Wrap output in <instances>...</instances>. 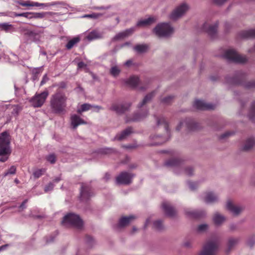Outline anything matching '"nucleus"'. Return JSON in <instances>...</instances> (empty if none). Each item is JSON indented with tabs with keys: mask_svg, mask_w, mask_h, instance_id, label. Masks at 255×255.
I'll return each instance as SVG.
<instances>
[{
	"mask_svg": "<svg viewBox=\"0 0 255 255\" xmlns=\"http://www.w3.org/2000/svg\"><path fill=\"white\" fill-rule=\"evenodd\" d=\"M130 106L131 104L129 103L125 104H113L110 109L118 114H123L128 111Z\"/></svg>",
	"mask_w": 255,
	"mask_h": 255,
	"instance_id": "13",
	"label": "nucleus"
},
{
	"mask_svg": "<svg viewBox=\"0 0 255 255\" xmlns=\"http://www.w3.org/2000/svg\"><path fill=\"white\" fill-rule=\"evenodd\" d=\"M245 78V74L241 71L238 72L233 78L227 77V83L234 85H239L241 83V81Z\"/></svg>",
	"mask_w": 255,
	"mask_h": 255,
	"instance_id": "20",
	"label": "nucleus"
},
{
	"mask_svg": "<svg viewBox=\"0 0 255 255\" xmlns=\"http://www.w3.org/2000/svg\"><path fill=\"white\" fill-rule=\"evenodd\" d=\"M213 2L218 5H222L227 2L229 0H213Z\"/></svg>",
	"mask_w": 255,
	"mask_h": 255,
	"instance_id": "58",
	"label": "nucleus"
},
{
	"mask_svg": "<svg viewBox=\"0 0 255 255\" xmlns=\"http://www.w3.org/2000/svg\"><path fill=\"white\" fill-rule=\"evenodd\" d=\"M255 145V139L253 137L248 138L243 146L245 151H248L253 147Z\"/></svg>",
	"mask_w": 255,
	"mask_h": 255,
	"instance_id": "33",
	"label": "nucleus"
},
{
	"mask_svg": "<svg viewBox=\"0 0 255 255\" xmlns=\"http://www.w3.org/2000/svg\"><path fill=\"white\" fill-rule=\"evenodd\" d=\"M86 242L88 245H89L90 246H91L94 244V240L92 237L90 236H87L86 238Z\"/></svg>",
	"mask_w": 255,
	"mask_h": 255,
	"instance_id": "57",
	"label": "nucleus"
},
{
	"mask_svg": "<svg viewBox=\"0 0 255 255\" xmlns=\"http://www.w3.org/2000/svg\"><path fill=\"white\" fill-rule=\"evenodd\" d=\"M150 139L152 141L150 143L151 145H158L167 141L168 138L159 135H151Z\"/></svg>",
	"mask_w": 255,
	"mask_h": 255,
	"instance_id": "24",
	"label": "nucleus"
},
{
	"mask_svg": "<svg viewBox=\"0 0 255 255\" xmlns=\"http://www.w3.org/2000/svg\"><path fill=\"white\" fill-rule=\"evenodd\" d=\"M174 96H168L163 98H160L161 102L165 105H168L171 103L173 100Z\"/></svg>",
	"mask_w": 255,
	"mask_h": 255,
	"instance_id": "43",
	"label": "nucleus"
},
{
	"mask_svg": "<svg viewBox=\"0 0 255 255\" xmlns=\"http://www.w3.org/2000/svg\"><path fill=\"white\" fill-rule=\"evenodd\" d=\"M67 97L65 94L60 91L52 95L50 98V105L52 112L60 114L65 111L66 107Z\"/></svg>",
	"mask_w": 255,
	"mask_h": 255,
	"instance_id": "2",
	"label": "nucleus"
},
{
	"mask_svg": "<svg viewBox=\"0 0 255 255\" xmlns=\"http://www.w3.org/2000/svg\"><path fill=\"white\" fill-rule=\"evenodd\" d=\"M218 199V196L211 192L207 193L204 197L205 202L207 203H214L217 201Z\"/></svg>",
	"mask_w": 255,
	"mask_h": 255,
	"instance_id": "30",
	"label": "nucleus"
},
{
	"mask_svg": "<svg viewBox=\"0 0 255 255\" xmlns=\"http://www.w3.org/2000/svg\"><path fill=\"white\" fill-rule=\"evenodd\" d=\"M155 118L156 120V125L157 126L163 125L165 128V130H166L167 133L168 134L169 132V129L168 127L167 123L165 118L163 116H160L159 117L155 116Z\"/></svg>",
	"mask_w": 255,
	"mask_h": 255,
	"instance_id": "31",
	"label": "nucleus"
},
{
	"mask_svg": "<svg viewBox=\"0 0 255 255\" xmlns=\"http://www.w3.org/2000/svg\"><path fill=\"white\" fill-rule=\"evenodd\" d=\"M185 213L189 217L192 218H200L206 216V212L203 210H192L190 209H186Z\"/></svg>",
	"mask_w": 255,
	"mask_h": 255,
	"instance_id": "19",
	"label": "nucleus"
},
{
	"mask_svg": "<svg viewBox=\"0 0 255 255\" xmlns=\"http://www.w3.org/2000/svg\"><path fill=\"white\" fill-rule=\"evenodd\" d=\"M148 47L145 44L137 45L134 47V49L139 53H143L145 52Z\"/></svg>",
	"mask_w": 255,
	"mask_h": 255,
	"instance_id": "39",
	"label": "nucleus"
},
{
	"mask_svg": "<svg viewBox=\"0 0 255 255\" xmlns=\"http://www.w3.org/2000/svg\"><path fill=\"white\" fill-rule=\"evenodd\" d=\"M174 31L173 28L169 23L158 24L154 29L153 32L159 37H166L170 36Z\"/></svg>",
	"mask_w": 255,
	"mask_h": 255,
	"instance_id": "6",
	"label": "nucleus"
},
{
	"mask_svg": "<svg viewBox=\"0 0 255 255\" xmlns=\"http://www.w3.org/2000/svg\"><path fill=\"white\" fill-rule=\"evenodd\" d=\"M189 9L188 5L186 3H182L178 5L170 14V18L176 20L182 16Z\"/></svg>",
	"mask_w": 255,
	"mask_h": 255,
	"instance_id": "9",
	"label": "nucleus"
},
{
	"mask_svg": "<svg viewBox=\"0 0 255 255\" xmlns=\"http://www.w3.org/2000/svg\"><path fill=\"white\" fill-rule=\"evenodd\" d=\"M132 132V128H128L121 133H118L114 138V140H122L126 139Z\"/></svg>",
	"mask_w": 255,
	"mask_h": 255,
	"instance_id": "26",
	"label": "nucleus"
},
{
	"mask_svg": "<svg viewBox=\"0 0 255 255\" xmlns=\"http://www.w3.org/2000/svg\"><path fill=\"white\" fill-rule=\"evenodd\" d=\"M16 168L15 166H11L9 169L3 173V177H6L8 175H13L16 173Z\"/></svg>",
	"mask_w": 255,
	"mask_h": 255,
	"instance_id": "46",
	"label": "nucleus"
},
{
	"mask_svg": "<svg viewBox=\"0 0 255 255\" xmlns=\"http://www.w3.org/2000/svg\"><path fill=\"white\" fill-rule=\"evenodd\" d=\"M194 107L199 110H213L215 108V105L211 103H207L201 100H196L194 103Z\"/></svg>",
	"mask_w": 255,
	"mask_h": 255,
	"instance_id": "16",
	"label": "nucleus"
},
{
	"mask_svg": "<svg viewBox=\"0 0 255 255\" xmlns=\"http://www.w3.org/2000/svg\"><path fill=\"white\" fill-rule=\"evenodd\" d=\"M49 80L47 76V75L45 74L43 76V78L40 82V85H43L48 80Z\"/></svg>",
	"mask_w": 255,
	"mask_h": 255,
	"instance_id": "62",
	"label": "nucleus"
},
{
	"mask_svg": "<svg viewBox=\"0 0 255 255\" xmlns=\"http://www.w3.org/2000/svg\"><path fill=\"white\" fill-rule=\"evenodd\" d=\"M17 3L23 6H32V1L30 0H26L24 2L18 1Z\"/></svg>",
	"mask_w": 255,
	"mask_h": 255,
	"instance_id": "55",
	"label": "nucleus"
},
{
	"mask_svg": "<svg viewBox=\"0 0 255 255\" xmlns=\"http://www.w3.org/2000/svg\"><path fill=\"white\" fill-rule=\"evenodd\" d=\"M239 36L242 38H249L255 37V28L243 30L239 33Z\"/></svg>",
	"mask_w": 255,
	"mask_h": 255,
	"instance_id": "28",
	"label": "nucleus"
},
{
	"mask_svg": "<svg viewBox=\"0 0 255 255\" xmlns=\"http://www.w3.org/2000/svg\"><path fill=\"white\" fill-rule=\"evenodd\" d=\"M208 229V225L207 224H202L199 225L197 228V231L198 233H202L206 232Z\"/></svg>",
	"mask_w": 255,
	"mask_h": 255,
	"instance_id": "45",
	"label": "nucleus"
},
{
	"mask_svg": "<svg viewBox=\"0 0 255 255\" xmlns=\"http://www.w3.org/2000/svg\"><path fill=\"white\" fill-rule=\"evenodd\" d=\"M135 219V217L133 215L123 217L119 220L118 226L120 228H124L128 225L130 223L134 221Z\"/></svg>",
	"mask_w": 255,
	"mask_h": 255,
	"instance_id": "23",
	"label": "nucleus"
},
{
	"mask_svg": "<svg viewBox=\"0 0 255 255\" xmlns=\"http://www.w3.org/2000/svg\"><path fill=\"white\" fill-rule=\"evenodd\" d=\"M91 108L95 109V111L98 112L102 109V107L99 106L91 105L89 104H84L81 105V108L77 110V112L79 114L89 110Z\"/></svg>",
	"mask_w": 255,
	"mask_h": 255,
	"instance_id": "27",
	"label": "nucleus"
},
{
	"mask_svg": "<svg viewBox=\"0 0 255 255\" xmlns=\"http://www.w3.org/2000/svg\"><path fill=\"white\" fill-rule=\"evenodd\" d=\"M223 56L229 62L244 64L248 61L246 56L239 54L233 49L226 50Z\"/></svg>",
	"mask_w": 255,
	"mask_h": 255,
	"instance_id": "4",
	"label": "nucleus"
},
{
	"mask_svg": "<svg viewBox=\"0 0 255 255\" xmlns=\"http://www.w3.org/2000/svg\"><path fill=\"white\" fill-rule=\"evenodd\" d=\"M196 124L190 118L181 121L176 127V130L179 131L182 128H185L186 130H192L196 128Z\"/></svg>",
	"mask_w": 255,
	"mask_h": 255,
	"instance_id": "10",
	"label": "nucleus"
},
{
	"mask_svg": "<svg viewBox=\"0 0 255 255\" xmlns=\"http://www.w3.org/2000/svg\"><path fill=\"white\" fill-rule=\"evenodd\" d=\"M226 208L231 213L235 216H239L244 210L243 206L235 205L231 201H228L227 202Z\"/></svg>",
	"mask_w": 255,
	"mask_h": 255,
	"instance_id": "14",
	"label": "nucleus"
},
{
	"mask_svg": "<svg viewBox=\"0 0 255 255\" xmlns=\"http://www.w3.org/2000/svg\"><path fill=\"white\" fill-rule=\"evenodd\" d=\"M225 217L218 212L214 214L213 218L214 223L217 226L221 225L224 222H225Z\"/></svg>",
	"mask_w": 255,
	"mask_h": 255,
	"instance_id": "32",
	"label": "nucleus"
},
{
	"mask_svg": "<svg viewBox=\"0 0 255 255\" xmlns=\"http://www.w3.org/2000/svg\"><path fill=\"white\" fill-rule=\"evenodd\" d=\"M155 91H152L150 93L146 95L142 101L139 103L137 106L138 111L134 113L131 117H127L126 122L127 123L130 122H139L143 120L147 117L149 115V111L147 108H142L146 103L150 101L152 98L155 95Z\"/></svg>",
	"mask_w": 255,
	"mask_h": 255,
	"instance_id": "1",
	"label": "nucleus"
},
{
	"mask_svg": "<svg viewBox=\"0 0 255 255\" xmlns=\"http://www.w3.org/2000/svg\"><path fill=\"white\" fill-rule=\"evenodd\" d=\"M240 240L239 238H230L228 240V246L229 249L232 248L235 245L237 244Z\"/></svg>",
	"mask_w": 255,
	"mask_h": 255,
	"instance_id": "44",
	"label": "nucleus"
},
{
	"mask_svg": "<svg viewBox=\"0 0 255 255\" xmlns=\"http://www.w3.org/2000/svg\"><path fill=\"white\" fill-rule=\"evenodd\" d=\"M62 224L65 226H72L77 229H81L83 227V222L79 215L69 213L64 217Z\"/></svg>",
	"mask_w": 255,
	"mask_h": 255,
	"instance_id": "5",
	"label": "nucleus"
},
{
	"mask_svg": "<svg viewBox=\"0 0 255 255\" xmlns=\"http://www.w3.org/2000/svg\"><path fill=\"white\" fill-rule=\"evenodd\" d=\"M46 159L50 163L53 164L56 161V157L54 154H51L47 156Z\"/></svg>",
	"mask_w": 255,
	"mask_h": 255,
	"instance_id": "52",
	"label": "nucleus"
},
{
	"mask_svg": "<svg viewBox=\"0 0 255 255\" xmlns=\"http://www.w3.org/2000/svg\"><path fill=\"white\" fill-rule=\"evenodd\" d=\"M93 195V194L91 191L90 187L88 185L82 183L80 191L81 200L86 201L92 196Z\"/></svg>",
	"mask_w": 255,
	"mask_h": 255,
	"instance_id": "15",
	"label": "nucleus"
},
{
	"mask_svg": "<svg viewBox=\"0 0 255 255\" xmlns=\"http://www.w3.org/2000/svg\"><path fill=\"white\" fill-rule=\"evenodd\" d=\"M184 173L188 176H191L193 174L194 169L191 166H187L184 168Z\"/></svg>",
	"mask_w": 255,
	"mask_h": 255,
	"instance_id": "50",
	"label": "nucleus"
},
{
	"mask_svg": "<svg viewBox=\"0 0 255 255\" xmlns=\"http://www.w3.org/2000/svg\"><path fill=\"white\" fill-rule=\"evenodd\" d=\"M233 132H230V131H227L225 132L224 133L221 134L220 135V138L221 139H225V138L230 136L231 135L233 134Z\"/></svg>",
	"mask_w": 255,
	"mask_h": 255,
	"instance_id": "59",
	"label": "nucleus"
},
{
	"mask_svg": "<svg viewBox=\"0 0 255 255\" xmlns=\"http://www.w3.org/2000/svg\"><path fill=\"white\" fill-rule=\"evenodd\" d=\"M100 37L101 34L96 31H93L91 32L87 36V38L89 41H92Z\"/></svg>",
	"mask_w": 255,
	"mask_h": 255,
	"instance_id": "37",
	"label": "nucleus"
},
{
	"mask_svg": "<svg viewBox=\"0 0 255 255\" xmlns=\"http://www.w3.org/2000/svg\"><path fill=\"white\" fill-rule=\"evenodd\" d=\"M153 227L158 231H161L163 229V226L161 221L157 220L153 223Z\"/></svg>",
	"mask_w": 255,
	"mask_h": 255,
	"instance_id": "47",
	"label": "nucleus"
},
{
	"mask_svg": "<svg viewBox=\"0 0 255 255\" xmlns=\"http://www.w3.org/2000/svg\"><path fill=\"white\" fill-rule=\"evenodd\" d=\"M155 21L153 17H148L146 19H141L136 24L137 26L142 27L151 24Z\"/></svg>",
	"mask_w": 255,
	"mask_h": 255,
	"instance_id": "34",
	"label": "nucleus"
},
{
	"mask_svg": "<svg viewBox=\"0 0 255 255\" xmlns=\"http://www.w3.org/2000/svg\"><path fill=\"white\" fill-rule=\"evenodd\" d=\"M133 176V175L130 173L123 172L116 177V183L118 184H129L130 183Z\"/></svg>",
	"mask_w": 255,
	"mask_h": 255,
	"instance_id": "11",
	"label": "nucleus"
},
{
	"mask_svg": "<svg viewBox=\"0 0 255 255\" xmlns=\"http://www.w3.org/2000/svg\"><path fill=\"white\" fill-rule=\"evenodd\" d=\"M70 121L71 126L74 129L77 128L79 125L86 124V122L76 114H73L71 116Z\"/></svg>",
	"mask_w": 255,
	"mask_h": 255,
	"instance_id": "21",
	"label": "nucleus"
},
{
	"mask_svg": "<svg viewBox=\"0 0 255 255\" xmlns=\"http://www.w3.org/2000/svg\"><path fill=\"white\" fill-rule=\"evenodd\" d=\"M9 135L7 131H4L0 134V155L10 154Z\"/></svg>",
	"mask_w": 255,
	"mask_h": 255,
	"instance_id": "7",
	"label": "nucleus"
},
{
	"mask_svg": "<svg viewBox=\"0 0 255 255\" xmlns=\"http://www.w3.org/2000/svg\"><path fill=\"white\" fill-rule=\"evenodd\" d=\"M183 247L186 248H190L192 247V242L190 241H186L183 244Z\"/></svg>",
	"mask_w": 255,
	"mask_h": 255,
	"instance_id": "60",
	"label": "nucleus"
},
{
	"mask_svg": "<svg viewBox=\"0 0 255 255\" xmlns=\"http://www.w3.org/2000/svg\"><path fill=\"white\" fill-rule=\"evenodd\" d=\"M60 3V2L56 1L49 3H40V6L48 7L55 5Z\"/></svg>",
	"mask_w": 255,
	"mask_h": 255,
	"instance_id": "54",
	"label": "nucleus"
},
{
	"mask_svg": "<svg viewBox=\"0 0 255 255\" xmlns=\"http://www.w3.org/2000/svg\"><path fill=\"white\" fill-rule=\"evenodd\" d=\"M13 28V25L9 23H0V30H3L6 32H9L10 29Z\"/></svg>",
	"mask_w": 255,
	"mask_h": 255,
	"instance_id": "38",
	"label": "nucleus"
},
{
	"mask_svg": "<svg viewBox=\"0 0 255 255\" xmlns=\"http://www.w3.org/2000/svg\"><path fill=\"white\" fill-rule=\"evenodd\" d=\"M126 84L132 88H136L139 83V79L137 76H132L126 80Z\"/></svg>",
	"mask_w": 255,
	"mask_h": 255,
	"instance_id": "29",
	"label": "nucleus"
},
{
	"mask_svg": "<svg viewBox=\"0 0 255 255\" xmlns=\"http://www.w3.org/2000/svg\"><path fill=\"white\" fill-rule=\"evenodd\" d=\"M9 155V154L1 155V157L0 158V162H4L6 161L8 159Z\"/></svg>",
	"mask_w": 255,
	"mask_h": 255,
	"instance_id": "63",
	"label": "nucleus"
},
{
	"mask_svg": "<svg viewBox=\"0 0 255 255\" xmlns=\"http://www.w3.org/2000/svg\"><path fill=\"white\" fill-rule=\"evenodd\" d=\"M54 187V185L53 183L50 182L47 185L45 186L44 188V191L45 192H48L53 190Z\"/></svg>",
	"mask_w": 255,
	"mask_h": 255,
	"instance_id": "53",
	"label": "nucleus"
},
{
	"mask_svg": "<svg viewBox=\"0 0 255 255\" xmlns=\"http://www.w3.org/2000/svg\"><path fill=\"white\" fill-rule=\"evenodd\" d=\"M248 116L250 119L252 120L255 119V101L253 102L251 105Z\"/></svg>",
	"mask_w": 255,
	"mask_h": 255,
	"instance_id": "40",
	"label": "nucleus"
},
{
	"mask_svg": "<svg viewBox=\"0 0 255 255\" xmlns=\"http://www.w3.org/2000/svg\"><path fill=\"white\" fill-rule=\"evenodd\" d=\"M110 72L112 76L117 77L121 72V69L117 66H114L111 68Z\"/></svg>",
	"mask_w": 255,
	"mask_h": 255,
	"instance_id": "41",
	"label": "nucleus"
},
{
	"mask_svg": "<svg viewBox=\"0 0 255 255\" xmlns=\"http://www.w3.org/2000/svg\"><path fill=\"white\" fill-rule=\"evenodd\" d=\"M29 12H23V13H18L16 12H13L12 13V15H10L11 17H18V16H21V17H24L27 19H29Z\"/></svg>",
	"mask_w": 255,
	"mask_h": 255,
	"instance_id": "49",
	"label": "nucleus"
},
{
	"mask_svg": "<svg viewBox=\"0 0 255 255\" xmlns=\"http://www.w3.org/2000/svg\"><path fill=\"white\" fill-rule=\"evenodd\" d=\"M103 14L101 13H93L89 14H85L82 16V17L91 18L93 19H97Z\"/></svg>",
	"mask_w": 255,
	"mask_h": 255,
	"instance_id": "48",
	"label": "nucleus"
},
{
	"mask_svg": "<svg viewBox=\"0 0 255 255\" xmlns=\"http://www.w3.org/2000/svg\"><path fill=\"white\" fill-rule=\"evenodd\" d=\"M187 184H188V187L191 190H195L198 186V184L197 183L194 182H191V181H188L187 182Z\"/></svg>",
	"mask_w": 255,
	"mask_h": 255,
	"instance_id": "51",
	"label": "nucleus"
},
{
	"mask_svg": "<svg viewBox=\"0 0 255 255\" xmlns=\"http://www.w3.org/2000/svg\"><path fill=\"white\" fill-rule=\"evenodd\" d=\"M80 41V38L79 36H76L69 40L67 42L65 47L68 50L72 49L77 44H78Z\"/></svg>",
	"mask_w": 255,
	"mask_h": 255,
	"instance_id": "35",
	"label": "nucleus"
},
{
	"mask_svg": "<svg viewBox=\"0 0 255 255\" xmlns=\"http://www.w3.org/2000/svg\"><path fill=\"white\" fill-rule=\"evenodd\" d=\"M48 95V92L45 91L40 94H36L30 100L31 105L35 108L40 107L44 103Z\"/></svg>",
	"mask_w": 255,
	"mask_h": 255,
	"instance_id": "8",
	"label": "nucleus"
},
{
	"mask_svg": "<svg viewBox=\"0 0 255 255\" xmlns=\"http://www.w3.org/2000/svg\"><path fill=\"white\" fill-rule=\"evenodd\" d=\"M162 207L165 213L169 217H173L175 214V209L167 202H164L162 204Z\"/></svg>",
	"mask_w": 255,
	"mask_h": 255,
	"instance_id": "25",
	"label": "nucleus"
},
{
	"mask_svg": "<svg viewBox=\"0 0 255 255\" xmlns=\"http://www.w3.org/2000/svg\"><path fill=\"white\" fill-rule=\"evenodd\" d=\"M46 171L45 169H38L34 171L33 176L35 179H37L41 177Z\"/></svg>",
	"mask_w": 255,
	"mask_h": 255,
	"instance_id": "42",
	"label": "nucleus"
},
{
	"mask_svg": "<svg viewBox=\"0 0 255 255\" xmlns=\"http://www.w3.org/2000/svg\"><path fill=\"white\" fill-rule=\"evenodd\" d=\"M29 19H38V18H42L45 15V13L42 12H29Z\"/></svg>",
	"mask_w": 255,
	"mask_h": 255,
	"instance_id": "36",
	"label": "nucleus"
},
{
	"mask_svg": "<svg viewBox=\"0 0 255 255\" xmlns=\"http://www.w3.org/2000/svg\"><path fill=\"white\" fill-rule=\"evenodd\" d=\"M219 246V241L217 238L209 239L204 244L199 255H216Z\"/></svg>",
	"mask_w": 255,
	"mask_h": 255,
	"instance_id": "3",
	"label": "nucleus"
},
{
	"mask_svg": "<svg viewBox=\"0 0 255 255\" xmlns=\"http://www.w3.org/2000/svg\"><path fill=\"white\" fill-rule=\"evenodd\" d=\"M41 30H26L24 33L25 35L29 37L32 41L38 43L40 41L41 34L43 33Z\"/></svg>",
	"mask_w": 255,
	"mask_h": 255,
	"instance_id": "17",
	"label": "nucleus"
},
{
	"mask_svg": "<svg viewBox=\"0 0 255 255\" xmlns=\"http://www.w3.org/2000/svg\"><path fill=\"white\" fill-rule=\"evenodd\" d=\"M181 162L182 161L180 159L176 157H174L167 160L165 162V165L169 167L174 168V172L175 173L178 174L179 172L177 170L178 169H182L181 166Z\"/></svg>",
	"mask_w": 255,
	"mask_h": 255,
	"instance_id": "18",
	"label": "nucleus"
},
{
	"mask_svg": "<svg viewBox=\"0 0 255 255\" xmlns=\"http://www.w3.org/2000/svg\"><path fill=\"white\" fill-rule=\"evenodd\" d=\"M245 86L248 89L253 88L255 87V81H251L247 82Z\"/></svg>",
	"mask_w": 255,
	"mask_h": 255,
	"instance_id": "56",
	"label": "nucleus"
},
{
	"mask_svg": "<svg viewBox=\"0 0 255 255\" xmlns=\"http://www.w3.org/2000/svg\"><path fill=\"white\" fill-rule=\"evenodd\" d=\"M111 7V6H96L94 8L97 10H103V9H108Z\"/></svg>",
	"mask_w": 255,
	"mask_h": 255,
	"instance_id": "64",
	"label": "nucleus"
},
{
	"mask_svg": "<svg viewBox=\"0 0 255 255\" xmlns=\"http://www.w3.org/2000/svg\"><path fill=\"white\" fill-rule=\"evenodd\" d=\"M248 245L251 247H253V245L255 244V238H252L248 240Z\"/></svg>",
	"mask_w": 255,
	"mask_h": 255,
	"instance_id": "61",
	"label": "nucleus"
},
{
	"mask_svg": "<svg viewBox=\"0 0 255 255\" xmlns=\"http://www.w3.org/2000/svg\"><path fill=\"white\" fill-rule=\"evenodd\" d=\"M135 31V27H131L119 33L113 38V41L123 39L131 35Z\"/></svg>",
	"mask_w": 255,
	"mask_h": 255,
	"instance_id": "22",
	"label": "nucleus"
},
{
	"mask_svg": "<svg viewBox=\"0 0 255 255\" xmlns=\"http://www.w3.org/2000/svg\"><path fill=\"white\" fill-rule=\"evenodd\" d=\"M218 23L217 22L213 24H210L209 22H206L202 25V30L206 32L212 38L215 36Z\"/></svg>",
	"mask_w": 255,
	"mask_h": 255,
	"instance_id": "12",
	"label": "nucleus"
}]
</instances>
